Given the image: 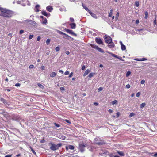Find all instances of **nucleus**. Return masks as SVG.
I'll return each instance as SVG.
<instances>
[{
	"label": "nucleus",
	"instance_id": "obj_58",
	"mask_svg": "<svg viewBox=\"0 0 157 157\" xmlns=\"http://www.w3.org/2000/svg\"><path fill=\"white\" fill-rule=\"evenodd\" d=\"M69 74V71H66L64 73L65 75H68V74Z\"/></svg>",
	"mask_w": 157,
	"mask_h": 157
},
{
	"label": "nucleus",
	"instance_id": "obj_17",
	"mask_svg": "<svg viewBox=\"0 0 157 157\" xmlns=\"http://www.w3.org/2000/svg\"><path fill=\"white\" fill-rule=\"evenodd\" d=\"M58 137L63 140H64L65 139L66 137L63 135H59Z\"/></svg>",
	"mask_w": 157,
	"mask_h": 157
},
{
	"label": "nucleus",
	"instance_id": "obj_38",
	"mask_svg": "<svg viewBox=\"0 0 157 157\" xmlns=\"http://www.w3.org/2000/svg\"><path fill=\"white\" fill-rule=\"evenodd\" d=\"M103 89V88L102 87H99L98 90V92H99L100 91H101Z\"/></svg>",
	"mask_w": 157,
	"mask_h": 157
},
{
	"label": "nucleus",
	"instance_id": "obj_41",
	"mask_svg": "<svg viewBox=\"0 0 157 157\" xmlns=\"http://www.w3.org/2000/svg\"><path fill=\"white\" fill-rule=\"evenodd\" d=\"M140 94H141V93L140 92H138L136 94V96L137 97H139L140 96Z\"/></svg>",
	"mask_w": 157,
	"mask_h": 157
},
{
	"label": "nucleus",
	"instance_id": "obj_63",
	"mask_svg": "<svg viewBox=\"0 0 157 157\" xmlns=\"http://www.w3.org/2000/svg\"><path fill=\"white\" fill-rule=\"evenodd\" d=\"M40 39H41V37L40 36H38L37 37V41H39L40 40Z\"/></svg>",
	"mask_w": 157,
	"mask_h": 157
},
{
	"label": "nucleus",
	"instance_id": "obj_14",
	"mask_svg": "<svg viewBox=\"0 0 157 157\" xmlns=\"http://www.w3.org/2000/svg\"><path fill=\"white\" fill-rule=\"evenodd\" d=\"M70 25L71 29H75L76 28V24L75 23H71Z\"/></svg>",
	"mask_w": 157,
	"mask_h": 157
},
{
	"label": "nucleus",
	"instance_id": "obj_12",
	"mask_svg": "<svg viewBox=\"0 0 157 157\" xmlns=\"http://www.w3.org/2000/svg\"><path fill=\"white\" fill-rule=\"evenodd\" d=\"M108 44H109L108 45V47L111 48H113L114 46V43L112 41L110 42V43H108Z\"/></svg>",
	"mask_w": 157,
	"mask_h": 157
},
{
	"label": "nucleus",
	"instance_id": "obj_50",
	"mask_svg": "<svg viewBox=\"0 0 157 157\" xmlns=\"http://www.w3.org/2000/svg\"><path fill=\"white\" fill-rule=\"evenodd\" d=\"M145 81L144 80H142L141 81V83L143 84L145 83Z\"/></svg>",
	"mask_w": 157,
	"mask_h": 157
},
{
	"label": "nucleus",
	"instance_id": "obj_28",
	"mask_svg": "<svg viewBox=\"0 0 157 157\" xmlns=\"http://www.w3.org/2000/svg\"><path fill=\"white\" fill-rule=\"evenodd\" d=\"M94 74V73H91L89 75L88 77L89 78H90L93 76Z\"/></svg>",
	"mask_w": 157,
	"mask_h": 157
},
{
	"label": "nucleus",
	"instance_id": "obj_1",
	"mask_svg": "<svg viewBox=\"0 0 157 157\" xmlns=\"http://www.w3.org/2000/svg\"><path fill=\"white\" fill-rule=\"evenodd\" d=\"M0 11L1 13L0 15L6 17H10L12 14V12L7 9L0 7Z\"/></svg>",
	"mask_w": 157,
	"mask_h": 157
},
{
	"label": "nucleus",
	"instance_id": "obj_62",
	"mask_svg": "<svg viewBox=\"0 0 157 157\" xmlns=\"http://www.w3.org/2000/svg\"><path fill=\"white\" fill-rule=\"evenodd\" d=\"M33 36V35H30L29 37V39H31L32 38Z\"/></svg>",
	"mask_w": 157,
	"mask_h": 157
},
{
	"label": "nucleus",
	"instance_id": "obj_33",
	"mask_svg": "<svg viewBox=\"0 0 157 157\" xmlns=\"http://www.w3.org/2000/svg\"><path fill=\"white\" fill-rule=\"evenodd\" d=\"M117 101L116 100H115L114 101H113L111 102V103H112V105H114V104H117Z\"/></svg>",
	"mask_w": 157,
	"mask_h": 157
},
{
	"label": "nucleus",
	"instance_id": "obj_24",
	"mask_svg": "<svg viewBox=\"0 0 157 157\" xmlns=\"http://www.w3.org/2000/svg\"><path fill=\"white\" fill-rule=\"evenodd\" d=\"M113 10L112 9L110 10V12L109 14V17H111L112 16V15L113 13Z\"/></svg>",
	"mask_w": 157,
	"mask_h": 157
},
{
	"label": "nucleus",
	"instance_id": "obj_11",
	"mask_svg": "<svg viewBox=\"0 0 157 157\" xmlns=\"http://www.w3.org/2000/svg\"><path fill=\"white\" fill-rule=\"evenodd\" d=\"M89 13L95 19L97 18V16L94 13L92 12L91 11Z\"/></svg>",
	"mask_w": 157,
	"mask_h": 157
},
{
	"label": "nucleus",
	"instance_id": "obj_18",
	"mask_svg": "<svg viewBox=\"0 0 157 157\" xmlns=\"http://www.w3.org/2000/svg\"><path fill=\"white\" fill-rule=\"evenodd\" d=\"M56 72H53L50 75V77H54L56 76Z\"/></svg>",
	"mask_w": 157,
	"mask_h": 157
},
{
	"label": "nucleus",
	"instance_id": "obj_15",
	"mask_svg": "<svg viewBox=\"0 0 157 157\" xmlns=\"http://www.w3.org/2000/svg\"><path fill=\"white\" fill-rule=\"evenodd\" d=\"M46 9L49 12H51L53 10V8L52 6H48L46 7Z\"/></svg>",
	"mask_w": 157,
	"mask_h": 157
},
{
	"label": "nucleus",
	"instance_id": "obj_54",
	"mask_svg": "<svg viewBox=\"0 0 157 157\" xmlns=\"http://www.w3.org/2000/svg\"><path fill=\"white\" fill-rule=\"evenodd\" d=\"M70 21L72 22H73L74 21V20L73 18L71 17L70 18Z\"/></svg>",
	"mask_w": 157,
	"mask_h": 157
},
{
	"label": "nucleus",
	"instance_id": "obj_22",
	"mask_svg": "<svg viewBox=\"0 0 157 157\" xmlns=\"http://www.w3.org/2000/svg\"><path fill=\"white\" fill-rule=\"evenodd\" d=\"M58 33H59V34H61V35H63L65 36H67V34H66V33H64L63 32L59 30H57Z\"/></svg>",
	"mask_w": 157,
	"mask_h": 157
},
{
	"label": "nucleus",
	"instance_id": "obj_40",
	"mask_svg": "<svg viewBox=\"0 0 157 157\" xmlns=\"http://www.w3.org/2000/svg\"><path fill=\"white\" fill-rule=\"evenodd\" d=\"M119 13L118 12H117V13L116 17H115V18L116 19V20H117L118 19V17L119 16Z\"/></svg>",
	"mask_w": 157,
	"mask_h": 157
},
{
	"label": "nucleus",
	"instance_id": "obj_56",
	"mask_svg": "<svg viewBox=\"0 0 157 157\" xmlns=\"http://www.w3.org/2000/svg\"><path fill=\"white\" fill-rule=\"evenodd\" d=\"M24 31V30H21L19 32L20 34H22L23 33Z\"/></svg>",
	"mask_w": 157,
	"mask_h": 157
},
{
	"label": "nucleus",
	"instance_id": "obj_44",
	"mask_svg": "<svg viewBox=\"0 0 157 157\" xmlns=\"http://www.w3.org/2000/svg\"><path fill=\"white\" fill-rule=\"evenodd\" d=\"M54 124L55 125V126H56V127H60V125L59 124H57V123H54Z\"/></svg>",
	"mask_w": 157,
	"mask_h": 157
},
{
	"label": "nucleus",
	"instance_id": "obj_23",
	"mask_svg": "<svg viewBox=\"0 0 157 157\" xmlns=\"http://www.w3.org/2000/svg\"><path fill=\"white\" fill-rule=\"evenodd\" d=\"M29 148L31 149L32 152L33 153V154L35 155H36V153L35 151L33 150V149L32 147L31 146H29Z\"/></svg>",
	"mask_w": 157,
	"mask_h": 157
},
{
	"label": "nucleus",
	"instance_id": "obj_20",
	"mask_svg": "<svg viewBox=\"0 0 157 157\" xmlns=\"http://www.w3.org/2000/svg\"><path fill=\"white\" fill-rule=\"evenodd\" d=\"M42 13L43 15L46 16H47L48 15V14H50L49 13H47L44 10L42 11Z\"/></svg>",
	"mask_w": 157,
	"mask_h": 157
},
{
	"label": "nucleus",
	"instance_id": "obj_61",
	"mask_svg": "<svg viewBox=\"0 0 157 157\" xmlns=\"http://www.w3.org/2000/svg\"><path fill=\"white\" fill-rule=\"evenodd\" d=\"M45 67L44 66H41V69L42 70H44V69Z\"/></svg>",
	"mask_w": 157,
	"mask_h": 157
},
{
	"label": "nucleus",
	"instance_id": "obj_43",
	"mask_svg": "<svg viewBox=\"0 0 157 157\" xmlns=\"http://www.w3.org/2000/svg\"><path fill=\"white\" fill-rule=\"evenodd\" d=\"M60 50V48L59 47H57L55 48V50L56 51L58 52Z\"/></svg>",
	"mask_w": 157,
	"mask_h": 157
},
{
	"label": "nucleus",
	"instance_id": "obj_45",
	"mask_svg": "<svg viewBox=\"0 0 157 157\" xmlns=\"http://www.w3.org/2000/svg\"><path fill=\"white\" fill-rule=\"evenodd\" d=\"M65 121H66L67 123H69V124H71V122L70 121L66 119L65 120Z\"/></svg>",
	"mask_w": 157,
	"mask_h": 157
},
{
	"label": "nucleus",
	"instance_id": "obj_47",
	"mask_svg": "<svg viewBox=\"0 0 157 157\" xmlns=\"http://www.w3.org/2000/svg\"><path fill=\"white\" fill-rule=\"evenodd\" d=\"M126 87L128 89H129L130 88V86L129 84H127L126 85Z\"/></svg>",
	"mask_w": 157,
	"mask_h": 157
},
{
	"label": "nucleus",
	"instance_id": "obj_4",
	"mask_svg": "<svg viewBox=\"0 0 157 157\" xmlns=\"http://www.w3.org/2000/svg\"><path fill=\"white\" fill-rule=\"evenodd\" d=\"M86 147V145L83 143L82 144H79V149L80 151L83 152L85 150V148Z\"/></svg>",
	"mask_w": 157,
	"mask_h": 157
},
{
	"label": "nucleus",
	"instance_id": "obj_21",
	"mask_svg": "<svg viewBox=\"0 0 157 157\" xmlns=\"http://www.w3.org/2000/svg\"><path fill=\"white\" fill-rule=\"evenodd\" d=\"M40 6L38 5H36L35 6V11L36 12H38L39 11V10L38 8Z\"/></svg>",
	"mask_w": 157,
	"mask_h": 157
},
{
	"label": "nucleus",
	"instance_id": "obj_52",
	"mask_svg": "<svg viewBox=\"0 0 157 157\" xmlns=\"http://www.w3.org/2000/svg\"><path fill=\"white\" fill-rule=\"evenodd\" d=\"M67 37H68L70 38H71V37H70L68 35H67V36H65L64 35V36H63V38H67Z\"/></svg>",
	"mask_w": 157,
	"mask_h": 157
},
{
	"label": "nucleus",
	"instance_id": "obj_48",
	"mask_svg": "<svg viewBox=\"0 0 157 157\" xmlns=\"http://www.w3.org/2000/svg\"><path fill=\"white\" fill-rule=\"evenodd\" d=\"M73 73L72 72L71 73H70V74L68 76V77L69 78L71 77L73 75Z\"/></svg>",
	"mask_w": 157,
	"mask_h": 157
},
{
	"label": "nucleus",
	"instance_id": "obj_26",
	"mask_svg": "<svg viewBox=\"0 0 157 157\" xmlns=\"http://www.w3.org/2000/svg\"><path fill=\"white\" fill-rule=\"evenodd\" d=\"M145 15L144 18L146 19H147L148 17V13L146 11L145 12Z\"/></svg>",
	"mask_w": 157,
	"mask_h": 157
},
{
	"label": "nucleus",
	"instance_id": "obj_57",
	"mask_svg": "<svg viewBox=\"0 0 157 157\" xmlns=\"http://www.w3.org/2000/svg\"><path fill=\"white\" fill-rule=\"evenodd\" d=\"M34 67V66L33 65H30L29 66V68H30V69H31V68H32L33 67Z\"/></svg>",
	"mask_w": 157,
	"mask_h": 157
},
{
	"label": "nucleus",
	"instance_id": "obj_7",
	"mask_svg": "<svg viewBox=\"0 0 157 157\" xmlns=\"http://www.w3.org/2000/svg\"><path fill=\"white\" fill-rule=\"evenodd\" d=\"M94 48H95L97 50H98L99 52H101V53H104V50L100 48L98 46L96 45H95L94 47Z\"/></svg>",
	"mask_w": 157,
	"mask_h": 157
},
{
	"label": "nucleus",
	"instance_id": "obj_27",
	"mask_svg": "<svg viewBox=\"0 0 157 157\" xmlns=\"http://www.w3.org/2000/svg\"><path fill=\"white\" fill-rule=\"evenodd\" d=\"M31 20L27 19L26 20H25L23 21L22 23H25L26 22H31Z\"/></svg>",
	"mask_w": 157,
	"mask_h": 157
},
{
	"label": "nucleus",
	"instance_id": "obj_35",
	"mask_svg": "<svg viewBox=\"0 0 157 157\" xmlns=\"http://www.w3.org/2000/svg\"><path fill=\"white\" fill-rule=\"evenodd\" d=\"M42 24H43L46 25L47 23V20L46 18H45L44 21H43L42 22Z\"/></svg>",
	"mask_w": 157,
	"mask_h": 157
},
{
	"label": "nucleus",
	"instance_id": "obj_64",
	"mask_svg": "<svg viewBox=\"0 0 157 157\" xmlns=\"http://www.w3.org/2000/svg\"><path fill=\"white\" fill-rule=\"evenodd\" d=\"M152 156L155 157H157V153L154 154V155H152Z\"/></svg>",
	"mask_w": 157,
	"mask_h": 157
},
{
	"label": "nucleus",
	"instance_id": "obj_31",
	"mask_svg": "<svg viewBox=\"0 0 157 157\" xmlns=\"http://www.w3.org/2000/svg\"><path fill=\"white\" fill-rule=\"evenodd\" d=\"M109 157H120L118 155H113L112 154H110L109 155Z\"/></svg>",
	"mask_w": 157,
	"mask_h": 157
},
{
	"label": "nucleus",
	"instance_id": "obj_5",
	"mask_svg": "<svg viewBox=\"0 0 157 157\" xmlns=\"http://www.w3.org/2000/svg\"><path fill=\"white\" fill-rule=\"evenodd\" d=\"M65 30L68 33H69L71 35H75V36H76V34L72 30H70L66 28L65 29Z\"/></svg>",
	"mask_w": 157,
	"mask_h": 157
},
{
	"label": "nucleus",
	"instance_id": "obj_34",
	"mask_svg": "<svg viewBox=\"0 0 157 157\" xmlns=\"http://www.w3.org/2000/svg\"><path fill=\"white\" fill-rule=\"evenodd\" d=\"M30 23L33 25H36L37 24L36 23L35 21L32 20L31 21Z\"/></svg>",
	"mask_w": 157,
	"mask_h": 157
},
{
	"label": "nucleus",
	"instance_id": "obj_25",
	"mask_svg": "<svg viewBox=\"0 0 157 157\" xmlns=\"http://www.w3.org/2000/svg\"><path fill=\"white\" fill-rule=\"evenodd\" d=\"M146 105V104L145 103H143L141 104L140 105V108L141 109L143 108Z\"/></svg>",
	"mask_w": 157,
	"mask_h": 157
},
{
	"label": "nucleus",
	"instance_id": "obj_60",
	"mask_svg": "<svg viewBox=\"0 0 157 157\" xmlns=\"http://www.w3.org/2000/svg\"><path fill=\"white\" fill-rule=\"evenodd\" d=\"M85 65H83L82 67V70H84L85 69Z\"/></svg>",
	"mask_w": 157,
	"mask_h": 157
},
{
	"label": "nucleus",
	"instance_id": "obj_6",
	"mask_svg": "<svg viewBox=\"0 0 157 157\" xmlns=\"http://www.w3.org/2000/svg\"><path fill=\"white\" fill-rule=\"evenodd\" d=\"M95 41L98 44H103V41L100 38H95Z\"/></svg>",
	"mask_w": 157,
	"mask_h": 157
},
{
	"label": "nucleus",
	"instance_id": "obj_3",
	"mask_svg": "<svg viewBox=\"0 0 157 157\" xmlns=\"http://www.w3.org/2000/svg\"><path fill=\"white\" fill-rule=\"evenodd\" d=\"M104 38L105 39V42L107 43H110L112 41L111 38L109 36H104Z\"/></svg>",
	"mask_w": 157,
	"mask_h": 157
},
{
	"label": "nucleus",
	"instance_id": "obj_19",
	"mask_svg": "<svg viewBox=\"0 0 157 157\" xmlns=\"http://www.w3.org/2000/svg\"><path fill=\"white\" fill-rule=\"evenodd\" d=\"M90 70L89 69H87V70H86L83 74V76H85L87 75V74L89 73L90 72Z\"/></svg>",
	"mask_w": 157,
	"mask_h": 157
},
{
	"label": "nucleus",
	"instance_id": "obj_53",
	"mask_svg": "<svg viewBox=\"0 0 157 157\" xmlns=\"http://www.w3.org/2000/svg\"><path fill=\"white\" fill-rule=\"evenodd\" d=\"M60 90L61 91H64L65 90V89L63 87H61L60 88Z\"/></svg>",
	"mask_w": 157,
	"mask_h": 157
},
{
	"label": "nucleus",
	"instance_id": "obj_8",
	"mask_svg": "<svg viewBox=\"0 0 157 157\" xmlns=\"http://www.w3.org/2000/svg\"><path fill=\"white\" fill-rule=\"evenodd\" d=\"M120 43L121 45V49L122 50L124 51L126 49V46L125 45H124L122 42L121 41H120Z\"/></svg>",
	"mask_w": 157,
	"mask_h": 157
},
{
	"label": "nucleus",
	"instance_id": "obj_9",
	"mask_svg": "<svg viewBox=\"0 0 157 157\" xmlns=\"http://www.w3.org/2000/svg\"><path fill=\"white\" fill-rule=\"evenodd\" d=\"M134 60L138 61H144L146 60L147 59L146 58H136L134 59Z\"/></svg>",
	"mask_w": 157,
	"mask_h": 157
},
{
	"label": "nucleus",
	"instance_id": "obj_39",
	"mask_svg": "<svg viewBox=\"0 0 157 157\" xmlns=\"http://www.w3.org/2000/svg\"><path fill=\"white\" fill-rule=\"evenodd\" d=\"M135 115V114L133 113H131L130 114L129 117H132L134 116Z\"/></svg>",
	"mask_w": 157,
	"mask_h": 157
},
{
	"label": "nucleus",
	"instance_id": "obj_59",
	"mask_svg": "<svg viewBox=\"0 0 157 157\" xmlns=\"http://www.w3.org/2000/svg\"><path fill=\"white\" fill-rule=\"evenodd\" d=\"M116 115H117V118L119 116V115H120V113L119 112H118L117 113H116Z\"/></svg>",
	"mask_w": 157,
	"mask_h": 157
},
{
	"label": "nucleus",
	"instance_id": "obj_32",
	"mask_svg": "<svg viewBox=\"0 0 157 157\" xmlns=\"http://www.w3.org/2000/svg\"><path fill=\"white\" fill-rule=\"evenodd\" d=\"M135 5L136 7H138L139 5V3L138 1H136L135 2Z\"/></svg>",
	"mask_w": 157,
	"mask_h": 157
},
{
	"label": "nucleus",
	"instance_id": "obj_36",
	"mask_svg": "<svg viewBox=\"0 0 157 157\" xmlns=\"http://www.w3.org/2000/svg\"><path fill=\"white\" fill-rule=\"evenodd\" d=\"M50 42V40L49 39H48L47 40L46 43L47 45H48Z\"/></svg>",
	"mask_w": 157,
	"mask_h": 157
},
{
	"label": "nucleus",
	"instance_id": "obj_49",
	"mask_svg": "<svg viewBox=\"0 0 157 157\" xmlns=\"http://www.w3.org/2000/svg\"><path fill=\"white\" fill-rule=\"evenodd\" d=\"M1 100L3 101L4 103H6V100L3 98H1Z\"/></svg>",
	"mask_w": 157,
	"mask_h": 157
},
{
	"label": "nucleus",
	"instance_id": "obj_51",
	"mask_svg": "<svg viewBox=\"0 0 157 157\" xmlns=\"http://www.w3.org/2000/svg\"><path fill=\"white\" fill-rule=\"evenodd\" d=\"M154 25H156V24H157L156 21V20L155 17V20L154 21Z\"/></svg>",
	"mask_w": 157,
	"mask_h": 157
},
{
	"label": "nucleus",
	"instance_id": "obj_46",
	"mask_svg": "<svg viewBox=\"0 0 157 157\" xmlns=\"http://www.w3.org/2000/svg\"><path fill=\"white\" fill-rule=\"evenodd\" d=\"M106 52L108 53L109 54H111L112 56H113V55H114V54L112 53L111 52H109L108 51H106Z\"/></svg>",
	"mask_w": 157,
	"mask_h": 157
},
{
	"label": "nucleus",
	"instance_id": "obj_29",
	"mask_svg": "<svg viewBox=\"0 0 157 157\" xmlns=\"http://www.w3.org/2000/svg\"><path fill=\"white\" fill-rule=\"evenodd\" d=\"M95 144L98 145H102L103 144V142H96Z\"/></svg>",
	"mask_w": 157,
	"mask_h": 157
},
{
	"label": "nucleus",
	"instance_id": "obj_37",
	"mask_svg": "<svg viewBox=\"0 0 157 157\" xmlns=\"http://www.w3.org/2000/svg\"><path fill=\"white\" fill-rule=\"evenodd\" d=\"M131 74V72L130 71H128L127 72L126 74V76L128 77Z\"/></svg>",
	"mask_w": 157,
	"mask_h": 157
},
{
	"label": "nucleus",
	"instance_id": "obj_55",
	"mask_svg": "<svg viewBox=\"0 0 157 157\" xmlns=\"http://www.w3.org/2000/svg\"><path fill=\"white\" fill-rule=\"evenodd\" d=\"M15 86H20V84L19 83H16L15 84Z\"/></svg>",
	"mask_w": 157,
	"mask_h": 157
},
{
	"label": "nucleus",
	"instance_id": "obj_16",
	"mask_svg": "<svg viewBox=\"0 0 157 157\" xmlns=\"http://www.w3.org/2000/svg\"><path fill=\"white\" fill-rule=\"evenodd\" d=\"M82 6L83 8L87 11L89 13L90 11V10L86 6L84 5L83 3H82Z\"/></svg>",
	"mask_w": 157,
	"mask_h": 157
},
{
	"label": "nucleus",
	"instance_id": "obj_10",
	"mask_svg": "<svg viewBox=\"0 0 157 157\" xmlns=\"http://www.w3.org/2000/svg\"><path fill=\"white\" fill-rule=\"evenodd\" d=\"M113 57H115L117 59H119L120 60L122 61H124V60L121 57H120L118 56L117 55H113Z\"/></svg>",
	"mask_w": 157,
	"mask_h": 157
},
{
	"label": "nucleus",
	"instance_id": "obj_2",
	"mask_svg": "<svg viewBox=\"0 0 157 157\" xmlns=\"http://www.w3.org/2000/svg\"><path fill=\"white\" fill-rule=\"evenodd\" d=\"M49 144L51 145L50 147V149L52 151H55L58 149L59 148L62 146V144L61 143H59L57 144L56 145L52 143H49Z\"/></svg>",
	"mask_w": 157,
	"mask_h": 157
},
{
	"label": "nucleus",
	"instance_id": "obj_13",
	"mask_svg": "<svg viewBox=\"0 0 157 157\" xmlns=\"http://www.w3.org/2000/svg\"><path fill=\"white\" fill-rule=\"evenodd\" d=\"M117 152L120 156H124L125 155L123 151H117Z\"/></svg>",
	"mask_w": 157,
	"mask_h": 157
},
{
	"label": "nucleus",
	"instance_id": "obj_42",
	"mask_svg": "<svg viewBox=\"0 0 157 157\" xmlns=\"http://www.w3.org/2000/svg\"><path fill=\"white\" fill-rule=\"evenodd\" d=\"M38 86L39 87H40V88H43L44 87V86H43L41 84H40V83H38Z\"/></svg>",
	"mask_w": 157,
	"mask_h": 157
},
{
	"label": "nucleus",
	"instance_id": "obj_30",
	"mask_svg": "<svg viewBox=\"0 0 157 157\" xmlns=\"http://www.w3.org/2000/svg\"><path fill=\"white\" fill-rule=\"evenodd\" d=\"M68 148L69 149H71V150L74 149V147L72 145L68 146Z\"/></svg>",
	"mask_w": 157,
	"mask_h": 157
}]
</instances>
